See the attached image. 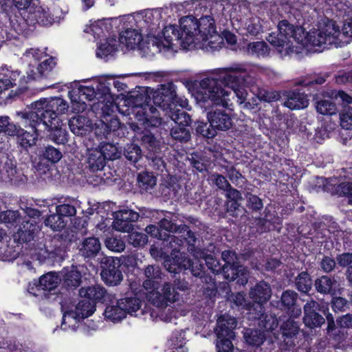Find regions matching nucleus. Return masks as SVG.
I'll use <instances>...</instances> for the list:
<instances>
[{"label": "nucleus", "mask_w": 352, "mask_h": 352, "mask_svg": "<svg viewBox=\"0 0 352 352\" xmlns=\"http://www.w3.org/2000/svg\"><path fill=\"white\" fill-rule=\"evenodd\" d=\"M289 21L282 20L278 24V33L270 34L268 42L282 55L299 54L303 50L318 52L331 46L340 47L347 44L344 36L352 38V16L346 19L342 32L336 22L324 19L306 31V21L309 16H303L301 10L292 8Z\"/></svg>", "instance_id": "obj_1"}, {"label": "nucleus", "mask_w": 352, "mask_h": 352, "mask_svg": "<svg viewBox=\"0 0 352 352\" xmlns=\"http://www.w3.org/2000/svg\"><path fill=\"white\" fill-rule=\"evenodd\" d=\"M233 97L232 91L222 87L214 78H205L200 81L196 94L197 101L203 104L210 102L226 109H216L208 113L210 124L214 129L226 131L232 126L231 115L227 111L233 110L231 102Z\"/></svg>", "instance_id": "obj_2"}, {"label": "nucleus", "mask_w": 352, "mask_h": 352, "mask_svg": "<svg viewBox=\"0 0 352 352\" xmlns=\"http://www.w3.org/2000/svg\"><path fill=\"white\" fill-rule=\"evenodd\" d=\"M179 29L183 39L182 49L193 47L217 50L222 47L223 38L216 31L214 20L210 16L197 19L192 15L182 17Z\"/></svg>", "instance_id": "obj_3"}, {"label": "nucleus", "mask_w": 352, "mask_h": 352, "mask_svg": "<svg viewBox=\"0 0 352 352\" xmlns=\"http://www.w3.org/2000/svg\"><path fill=\"white\" fill-rule=\"evenodd\" d=\"M34 111L30 113H23L25 122H42L45 130L49 132L50 139L58 144H65L67 142V133L60 128V121L58 114L65 113L68 109L67 102L60 98L50 99L43 98L32 103Z\"/></svg>", "instance_id": "obj_4"}, {"label": "nucleus", "mask_w": 352, "mask_h": 352, "mask_svg": "<svg viewBox=\"0 0 352 352\" xmlns=\"http://www.w3.org/2000/svg\"><path fill=\"white\" fill-rule=\"evenodd\" d=\"M212 73L217 82L220 81L226 89L232 91L239 104L243 103L248 96L245 86H254L261 76V66L248 63H234L215 69Z\"/></svg>", "instance_id": "obj_5"}, {"label": "nucleus", "mask_w": 352, "mask_h": 352, "mask_svg": "<svg viewBox=\"0 0 352 352\" xmlns=\"http://www.w3.org/2000/svg\"><path fill=\"white\" fill-rule=\"evenodd\" d=\"M59 19L60 16L57 15L55 10L52 13L50 8L39 6L38 0H34L29 7L21 11L19 16L15 14L13 18L10 19L9 34L12 38L28 34L32 30L31 28L36 24L49 26Z\"/></svg>", "instance_id": "obj_6"}, {"label": "nucleus", "mask_w": 352, "mask_h": 352, "mask_svg": "<svg viewBox=\"0 0 352 352\" xmlns=\"http://www.w3.org/2000/svg\"><path fill=\"white\" fill-rule=\"evenodd\" d=\"M188 289V283L186 281L179 280H175L173 283L166 281L161 285H159V289H154L147 292L146 298L151 305L163 309L180 302L182 294L179 292H185Z\"/></svg>", "instance_id": "obj_7"}, {"label": "nucleus", "mask_w": 352, "mask_h": 352, "mask_svg": "<svg viewBox=\"0 0 352 352\" xmlns=\"http://www.w3.org/2000/svg\"><path fill=\"white\" fill-rule=\"evenodd\" d=\"M136 118L139 123H131V128L136 133V138L140 139L142 144L152 151H155L157 141L155 138L148 131L144 133L140 132V124L144 129L150 126L157 127L162 124V118L157 109L151 104H145L139 108L136 112Z\"/></svg>", "instance_id": "obj_8"}, {"label": "nucleus", "mask_w": 352, "mask_h": 352, "mask_svg": "<svg viewBox=\"0 0 352 352\" xmlns=\"http://www.w3.org/2000/svg\"><path fill=\"white\" fill-rule=\"evenodd\" d=\"M151 45L149 46L151 55L157 53H163L166 56H173L182 47L181 32L175 25H169L159 30L155 34H149Z\"/></svg>", "instance_id": "obj_9"}, {"label": "nucleus", "mask_w": 352, "mask_h": 352, "mask_svg": "<svg viewBox=\"0 0 352 352\" xmlns=\"http://www.w3.org/2000/svg\"><path fill=\"white\" fill-rule=\"evenodd\" d=\"M123 29L120 33L119 43L128 50L138 49L145 56L151 55L149 46L151 41L144 36V32L135 26V24L130 25L128 23L118 24Z\"/></svg>", "instance_id": "obj_10"}, {"label": "nucleus", "mask_w": 352, "mask_h": 352, "mask_svg": "<svg viewBox=\"0 0 352 352\" xmlns=\"http://www.w3.org/2000/svg\"><path fill=\"white\" fill-rule=\"evenodd\" d=\"M96 311V305L87 299H82L76 305L75 309L65 310L62 307L63 321L61 328L65 330L75 331L78 323L83 319L91 316Z\"/></svg>", "instance_id": "obj_11"}, {"label": "nucleus", "mask_w": 352, "mask_h": 352, "mask_svg": "<svg viewBox=\"0 0 352 352\" xmlns=\"http://www.w3.org/2000/svg\"><path fill=\"white\" fill-rule=\"evenodd\" d=\"M163 14L162 9L146 10L137 12L135 15L130 14L133 18V21L127 23L131 25L135 24V26L144 32V36L151 38L148 34H155L160 28Z\"/></svg>", "instance_id": "obj_12"}, {"label": "nucleus", "mask_w": 352, "mask_h": 352, "mask_svg": "<svg viewBox=\"0 0 352 352\" xmlns=\"http://www.w3.org/2000/svg\"><path fill=\"white\" fill-rule=\"evenodd\" d=\"M230 23L240 34L247 36H257L267 29V25L256 16H241L230 14Z\"/></svg>", "instance_id": "obj_13"}, {"label": "nucleus", "mask_w": 352, "mask_h": 352, "mask_svg": "<svg viewBox=\"0 0 352 352\" xmlns=\"http://www.w3.org/2000/svg\"><path fill=\"white\" fill-rule=\"evenodd\" d=\"M168 244L172 250L170 257L167 255L164 261V267L170 273L175 274L187 270V267L190 265V259L180 252L184 240L175 235L169 236Z\"/></svg>", "instance_id": "obj_14"}, {"label": "nucleus", "mask_w": 352, "mask_h": 352, "mask_svg": "<svg viewBox=\"0 0 352 352\" xmlns=\"http://www.w3.org/2000/svg\"><path fill=\"white\" fill-rule=\"evenodd\" d=\"M280 329L283 338L280 348L283 351L298 352L299 350H303V349L296 347L301 336L299 322L291 318H288L281 324Z\"/></svg>", "instance_id": "obj_15"}, {"label": "nucleus", "mask_w": 352, "mask_h": 352, "mask_svg": "<svg viewBox=\"0 0 352 352\" xmlns=\"http://www.w3.org/2000/svg\"><path fill=\"white\" fill-rule=\"evenodd\" d=\"M133 18L131 15H123L119 17L104 19L94 22L85 29L86 33L91 34L95 38L106 37L113 32V27L121 23L133 22Z\"/></svg>", "instance_id": "obj_16"}, {"label": "nucleus", "mask_w": 352, "mask_h": 352, "mask_svg": "<svg viewBox=\"0 0 352 352\" xmlns=\"http://www.w3.org/2000/svg\"><path fill=\"white\" fill-rule=\"evenodd\" d=\"M176 87L173 82L161 85L152 92L153 102L164 111L173 109V101L175 97Z\"/></svg>", "instance_id": "obj_17"}, {"label": "nucleus", "mask_w": 352, "mask_h": 352, "mask_svg": "<svg viewBox=\"0 0 352 352\" xmlns=\"http://www.w3.org/2000/svg\"><path fill=\"white\" fill-rule=\"evenodd\" d=\"M250 298L254 301V310H256V317L261 316L263 311V305L265 304L272 296V289L269 283L264 280L257 283L251 287L249 292Z\"/></svg>", "instance_id": "obj_18"}, {"label": "nucleus", "mask_w": 352, "mask_h": 352, "mask_svg": "<svg viewBox=\"0 0 352 352\" xmlns=\"http://www.w3.org/2000/svg\"><path fill=\"white\" fill-rule=\"evenodd\" d=\"M170 216H173V214L167 212L165 217L160 221V227L168 232L177 233L179 239L183 238V240L186 241L188 245L191 243H195L196 237L194 233L189 229V227L183 224L177 226L173 222L172 217Z\"/></svg>", "instance_id": "obj_19"}, {"label": "nucleus", "mask_w": 352, "mask_h": 352, "mask_svg": "<svg viewBox=\"0 0 352 352\" xmlns=\"http://www.w3.org/2000/svg\"><path fill=\"white\" fill-rule=\"evenodd\" d=\"M107 266L101 272L102 280L109 285L114 286L120 284L123 279V275L119 269L120 260L118 258L107 257L105 258Z\"/></svg>", "instance_id": "obj_20"}, {"label": "nucleus", "mask_w": 352, "mask_h": 352, "mask_svg": "<svg viewBox=\"0 0 352 352\" xmlns=\"http://www.w3.org/2000/svg\"><path fill=\"white\" fill-rule=\"evenodd\" d=\"M34 111V109L32 107V104H31V110L28 111L24 112H17V115L20 116L22 119L21 124L25 126H30L31 128L30 131H24L23 130L22 132L20 133L19 138L20 144L23 147H29L33 146L38 138V131H41V129H38L40 126L42 125V122L38 120V122H32V124L30 122H25V118L23 117L22 114L23 113H30Z\"/></svg>", "instance_id": "obj_21"}, {"label": "nucleus", "mask_w": 352, "mask_h": 352, "mask_svg": "<svg viewBox=\"0 0 352 352\" xmlns=\"http://www.w3.org/2000/svg\"><path fill=\"white\" fill-rule=\"evenodd\" d=\"M39 231L40 226L34 219L23 220L18 230L13 235L14 240L19 243L30 242Z\"/></svg>", "instance_id": "obj_22"}, {"label": "nucleus", "mask_w": 352, "mask_h": 352, "mask_svg": "<svg viewBox=\"0 0 352 352\" xmlns=\"http://www.w3.org/2000/svg\"><path fill=\"white\" fill-rule=\"evenodd\" d=\"M325 5L335 7L340 12H346L349 8V0H307L302 6V10L305 11L309 7H311V14L317 10H320L324 8Z\"/></svg>", "instance_id": "obj_23"}, {"label": "nucleus", "mask_w": 352, "mask_h": 352, "mask_svg": "<svg viewBox=\"0 0 352 352\" xmlns=\"http://www.w3.org/2000/svg\"><path fill=\"white\" fill-rule=\"evenodd\" d=\"M318 306L319 304L314 300L308 301L305 305L303 322L307 327H320L324 322V318L316 311Z\"/></svg>", "instance_id": "obj_24"}, {"label": "nucleus", "mask_w": 352, "mask_h": 352, "mask_svg": "<svg viewBox=\"0 0 352 352\" xmlns=\"http://www.w3.org/2000/svg\"><path fill=\"white\" fill-rule=\"evenodd\" d=\"M236 324L237 322L235 318L227 314L221 316L217 320V328L215 329L217 338H234V329Z\"/></svg>", "instance_id": "obj_25"}, {"label": "nucleus", "mask_w": 352, "mask_h": 352, "mask_svg": "<svg viewBox=\"0 0 352 352\" xmlns=\"http://www.w3.org/2000/svg\"><path fill=\"white\" fill-rule=\"evenodd\" d=\"M221 272L224 278L229 281L239 278L237 281L239 284L244 285L248 283V271L246 267L239 265V263L223 266Z\"/></svg>", "instance_id": "obj_26"}, {"label": "nucleus", "mask_w": 352, "mask_h": 352, "mask_svg": "<svg viewBox=\"0 0 352 352\" xmlns=\"http://www.w3.org/2000/svg\"><path fill=\"white\" fill-rule=\"evenodd\" d=\"M79 294L81 297L85 298L94 305L97 302H104L109 299V296L104 287L98 285L82 287Z\"/></svg>", "instance_id": "obj_27"}, {"label": "nucleus", "mask_w": 352, "mask_h": 352, "mask_svg": "<svg viewBox=\"0 0 352 352\" xmlns=\"http://www.w3.org/2000/svg\"><path fill=\"white\" fill-rule=\"evenodd\" d=\"M195 243H191L188 247V250L192 256L198 258H202L205 261L206 265L213 273L219 274L221 272L223 266L221 265L219 261H217L213 256L207 254L204 251L195 247Z\"/></svg>", "instance_id": "obj_28"}, {"label": "nucleus", "mask_w": 352, "mask_h": 352, "mask_svg": "<svg viewBox=\"0 0 352 352\" xmlns=\"http://www.w3.org/2000/svg\"><path fill=\"white\" fill-rule=\"evenodd\" d=\"M144 276L146 278L142 283L144 289L148 292L154 289H159V281L162 278V272L157 265H150L144 269Z\"/></svg>", "instance_id": "obj_29"}, {"label": "nucleus", "mask_w": 352, "mask_h": 352, "mask_svg": "<svg viewBox=\"0 0 352 352\" xmlns=\"http://www.w3.org/2000/svg\"><path fill=\"white\" fill-rule=\"evenodd\" d=\"M309 100L307 96L304 93L292 91L287 94V99L284 105L290 109H300L308 106Z\"/></svg>", "instance_id": "obj_30"}, {"label": "nucleus", "mask_w": 352, "mask_h": 352, "mask_svg": "<svg viewBox=\"0 0 352 352\" xmlns=\"http://www.w3.org/2000/svg\"><path fill=\"white\" fill-rule=\"evenodd\" d=\"M61 273L63 284L67 288L75 289L80 285L82 276L77 267H65Z\"/></svg>", "instance_id": "obj_31"}, {"label": "nucleus", "mask_w": 352, "mask_h": 352, "mask_svg": "<svg viewBox=\"0 0 352 352\" xmlns=\"http://www.w3.org/2000/svg\"><path fill=\"white\" fill-rule=\"evenodd\" d=\"M56 62L54 58L50 57L49 58L40 63L36 67V71L30 69V71L27 72V78L28 80H36L40 77L45 76L54 68Z\"/></svg>", "instance_id": "obj_32"}, {"label": "nucleus", "mask_w": 352, "mask_h": 352, "mask_svg": "<svg viewBox=\"0 0 352 352\" xmlns=\"http://www.w3.org/2000/svg\"><path fill=\"white\" fill-rule=\"evenodd\" d=\"M256 310L254 312H252V315L250 316V318L258 320V326L261 328H263L267 331H272L275 330L278 325V321L277 318L272 314H265L264 309L263 311L261 312V316H258L256 317Z\"/></svg>", "instance_id": "obj_33"}, {"label": "nucleus", "mask_w": 352, "mask_h": 352, "mask_svg": "<svg viewBox=\"0 0 352 352\" xmlns=\"http://www.w3.org/2000/svg\"><path fill=\"white\" fill-rule=\"evenodd\" d=\"M87 162L90 170L95 172L102 170L105 165L106 161L100 150L92 148L88 150Z\"/></svg>", "instance_id": "obj_34"}, {"label": "nucleus", "mask_w": 352, "mask_h": 352, "mask_svg": "<svg viewBox=\"0 0 352 352\" xmlns=\"http://www.w3.org/2000/svg\"><path fill=\"white\" fill-rule=\"evenodd\" d=\"M315 287L318 292L323 294H335L337 282L333 278L322 276L315 280Z\"/></svg>", "instance_id": "obj_35"}, {"label": "nucleus", "mask_w": 352, "mask_h": 352, "mask_svg": "<svg viewBox=\"0 0 352 352\" xmlns=\"http://www.w3.org/2000/svg\"><path fill=\"white\" fill-rule=\"evenodd\" d=\"M118 41L114 37L108 38L104 43L100 44L96 50V56L106 58L112 56L118 50Z\"/></svg>", "instance_id": "obj_36"}, {"label": "nucleus", "mask_w": 352, "mask_h": 352, "mask_svg": "<svg viewBox=\"0 0 352 352\" xmlns=\"http://www.w3.org/2000/svg\"><path fill=\"white\" fill-rule=\"evenodd\" d=\"M100 250L99 240L95 237H89L84 240L80 248L81 254L87 258L95 256Z\"/></svg>", "instance_id": "obj_37"}, {"label": "nucleus", "mask_w": 352, "mask_h": 352, "mask_svg": "<svg viewBox=\"0 0 352 352\" xmlns=\"http://www.w3.org/2000/svg\"><path fill=\"white\" fill-rule=\"evenodd\" d=\"M60 278L54 272H49L43 275L38 280L37 287L44 291H52L56 288Z\"/></svg>", "instance_id": "obj_38"}, {"label": "nucleus", "mask_w": 352, "mask_h": 352, "mask_svg": "<svg viewBox=\"0 0 352 352\" xmlns=\"http://www.w3.org/2000/svg\"><path fill=\"white\" fill-rule=\"evenodd\" d=\"M332 91L331 96L328 98L318 100L316 102V108L317 111L322 115H333L337 112V107L335 102L333 101Z\"/></svg>", "instance_id": "obj_39"}, {"label": "nucleus", "mask_w": 352, "mask_h": 352, "mask_svg": "<svg viewBox=\"0 0 352 352\" xmlns=\"http://www.w3.org/2000/svg\"><path fill=\"white\" fill-rule=\"evenodd\" d=\"M243 338L247 344L258 346L263 343L265 335L263 331L254 329H245L243 331Z\"/></svg>", "instance_id": "obj_40"}, {"label": "nucleus", "mask_w": 352, "mask_h": 352, "mask_svg": "<svg viewBox=\"0 0 352 352\" xmlns=\"http://www.w3.org/2000/svg\"><path fill=\"white\" fill-rule=\"evenodd\" d=\"M106 320L113 322L121 321L125 316L124 309H122L118 301L116 305H108L104 312Z\"/></svg>", "instance_id": "obj_41"}, {"label": "nucleus", "mask_w": 352, "mask_h": 352, "mask_svg": "<svg viewBox=\"0 0 352 352\" xmlns=\"http://www.w3.org/2000/svg\"><path fill=\"white\" fill-rule=\"evenodd\" d=\"M247 52L252 56L265 58L269 56L270 48L265 42L256 41L248 45Z\"/></svg>", "instance_id": "obj_42"}, {"label": "nucleus", "mask_w": 352, "mask_h": 352, "mask_svg": "<svg viewBox=\"0 0 352 352\" xmlns=\"http://www.w3.org/2000/svg\"><path fill=\"white\" fill-rule=\"evenodd\" d=\"M184 344V333L182 331L173 332L168 341V346L172 349L170 352H188Z\"/></svg>", "instance_id": "obj_43"}, {"label": "nucleus", "mask_w": 352, "mask_h": 352, "mask_svg": "<svg viewBox=\"0 0 352 352\" xmlns=\"http://www.w3.org/2000/svg\"><path fill=\"white\" fill-rule=\"evenodd\" d=\"M67 223L58 212L47 216L44 220L45 226L49 227L53 231H60L64 229Z\"/></svg>", "instance_id": "obj_44"}, {"label": "nucleus", "mask_w": 352, "mask_h": 352, "mask_svg": "<svg viewBox=\"0 0 352 352\" xmlns=\"http://www.w3.org/2000/svg\"><path fill=\"white\" fill-rule=\"evenodd\" d=\"M168 116L178 126L185 127L191 123L190 116L185 111L180 109H168L166 111Z\"/></svg>", "instance_id": "obj_45"}, {"label": "nucleus", "mask_w": 352, "mask_h": 352, "mask_svg": "<svg viewBox=\"0 0 352 352\" xmlns=\"http://www.w3.org/2000/svg\"><path fill=\"white\" fill-rule=\"evenodd\" d=\"M88 123L89 120L85 116H76L69 120V126L72 133L79 135L82 134Z\"/></svg>", "instance_id": "obj_46"}, {"label": "nucleus", "mask_w": 352, "mask_h": 352, "mask_svg": "<svg viewBox=\"0 0 352 352\" xmlns=\"http://www.w3.org/2000/svg\"><path fill=\"white\" fill-rule=\"evenodd\" d=\"M41 156L49 162L55 164L60 160L63 154L58 148L48 145L42 149Z\"/></svg>", "instance_id": "obj_47"}, {"label": "nucleus", "mask_w": 352, "mask_h": 352, "mask_svg": "<svg viewBox=\"0 0 352 352\" xmlns=\"http://www.w3.org/2000/svg\"><path fill=\"white\" fill-rule=\"evenodd\" d=\"M138 183L142 190L147 191L156 185V177L150 173L143 172L138 175Z\"/></svg>", "instance_id": "obj_48"}, {"label": "nucleus", "mask_w": 352, "mask_h": 352, "mask_svg": "<svg viewBox=\"0 0 352 352\" xmlns=\"http://www.w3.org/2000/svg\"><path fill=\"white\" fill-rule=\"evenodd\" d=\"M34 0H0V12L6 11L12 4L18 10L19 14L33 3Z\"/></svg>", "instance_id": "obj_49"}, {"label": "nucleus", "mask_w": 352, "mask_h": 352, "mask_svg": "<svg viewBox=\"0 0 352 352\" xmlns=\"http://www.w3.org/2000/svg\"><path fill=\"white\" fill-rule=\"evenodd\" d=\"M122 309H124L125 316L126 314L132 315L140 307V301L135 298H125L118 300Z\"/></svg>", "instance_id": "obj_50"}, {"label": "nucleus", "mask_w": 352, "mask_h": 352, "mask_svg": "<svg viewBox=\"0 0 352 352\" xmlns=\"http://www.w3.org/2000/svg\"><path fill=\"white\" fill-rule=\"evenodd\" d=\"M296 289L303 293L308 292L312 286V280L309 274L306 272H302L298 274L296 278Z\"/></svg>", "instance_id": "obj_51"}, {"label": "nucleus", "mask_w": 352, "mask_h": 352, "mask_svg": "<svg viewBox=\"0 0 352 352\" xmlns=\"http://www.w3.org/2000/svg\"><path fill=\"white\" fill-rule=\"evenodd\" d=\"M30 254L32 258H35L41 263L50 258L51 252L47 249L45 244L41 241L34 245V248L31 250Z\"/></svg>", "instance_id": "obj_52"}, {"label": "nucleus", "mask_w": 352, "mask_h": 352, "mask_svg": "<svg viewBox=\"0 0 352 352\" xmlns=\"http://www.w3.org/2000/svg\"><path fill=\"white\" fill-rule=\"evenodd\" d=\"M76 92L75 89L69 91L72 109L74 113L82 112L87 108L86 102L80 98V96L76 94Z\"/></svg>", "instance_id": "obj_53"}, {"label": "nucleus", "mask_w": 352, "mask_h": 352, "mask_svg": "<svg viewBox=\"0 0 352 352\" xmlns=\"http://www.w3.org/2000/svg\"><path fill=\"white\" fill-rule=\"evenodd\" d=\"M124 155L129 161L135 164L142 157L141 149L137 144H127L124 148Z\"/></svg>", "instance_id": "obj_54"}, {"label": "nucleus", "mask_w": 352, "mask_h": 352, "mask_svg": "<svg viewBox=\"0 0 352 352\" xmlns=\"http://www.w3.org/2000/svg\"><path fill=\"white\" fill-rule=\"evenodd\" d=\"M98 149L100 150V151L102 153V155L104 156L105 161L107 160H113L120 156V153H118L117 147L110 143H104L101 144Z\"/></svg>", "instance_id": "obj_55"}, {"label": "nucleus", "mask_w": 352, "mask_h": 352, "mask_svg": "<svg viewBox=\"0 0 352 352\" xmlns=\"http://www.w3.org/2000/svg\"><path fill=\"white\" fill-rule=\"evenodd\" d=\"M232 299L234 303L237 307H241L243 309H246L249 311L250 316L252 315V312H254V305L252 303L248 302V300L245 298V294L243 293H236L232 296Z\"/></svg>", "instance_id": "obj_56"}, {"label": "nucleus", "mask_w": 352, "mask_h": 352, "mask_svg": "<svg viewBox=\"0 0 352 352\" xmlns=\"http://www.w3.org/2000/svg\"><path fill=\"white\" fill-rule=\"evenodd\" d=\"M172 138L181 142H186L190 138V133L185 127L176 126L173 127L170 131Z\"/></svg>", "instance_id": "obj_57"}, {"label": "nucleus", "mask_w": 352, "mask_h": 352, "mask_svg": "<svg viewBox=\"0 0 352 352\" xmlns=\"http://www.w3.org/2000/svg\"><path fill=\"white\" fill-rule=\"evenodd\" d=\"M56 212H58L65 220H69L76 214L75 206L71 204H63L56 206Z\"/></svg>", "instance_id": "obj_58"}, {"label": "nucleus", "mask_w": 352, "mask_h": 352, "mask_svg": "<svg viewBox=\"0 0 352 352\" xmlns=\"http://www.w3.org/2000/svg\"><path fill=\"white\" fill-rule=\"evenodd\" d=\"M76 94L80 96V98L89 101L93 100L96 96V88L93 85H80L77 89H75Z\"/></svg>", "instance_id": "obj_59"}, {"label": "nucleus", "mask_w": 352, "mask_h": 352, "mask_svg": "<svg viewBox=\"0 0 352 352\" xmlns=\"http://www.w3.org/2000/svg\"><path fill=\"white\" fill-rule=\"evenodd\" d=\"M114 221L113 222V227L116 230L129 232L133 229V225L129 221L123 218L117 217V213L113 212Z\"/></svg>", "instance_id": "obj_60"}, {"label": "nucleus", "mask_w": 352, "mask_h": 352, "mask_svg": "<svg viewBox=\"0 0 352 352\" xmlns=\"http://www.w3.org/2000/svg\"><path fill=\"white\" fill-rule=\"evenodd\" d=\"M129 243L134 247H141L146 244L147 235L140 232H132L129 234Z\"/></svg>", "instance_id": "obj_61"}, {"label": "nucleus", "mask_w": 352, "mask_h": 352, "mask_svg": "<svg viewBox=\"0 0 352 352\" xmlns=\"http://www.w3.org/2000/svg\"><path fill=\"white\" fill-rule=\"evenodd\" d=\"M106 247L113 252H120L125 248V243L120 239L115 236H111L105 241Z\"/></svg>", "instance_id": "obj_62"}, {"label": "nucleus", "mask_w": 352, "mask_h": 352, "mask_svg": "<svg viewBox=\"0 0 352 352\" xmlns=\"http://www.w3.org/2000/svg\"><path fill=\"white\" fill-rule=\"evenodd\" d=\"M298 294L292 290H286L283 292L280 298L282 305L287 309H290L295 305Z\"/></svg>", "instance_id": "obj_63"}, {"label": "nucleus", "mask_w": 352, "mask_h": 352, "mask_svg": "<svg viewBox=\"0 0 352 352\" xmlns=\"http://www.w3.org/2000/svg\"><path fill=\"white\" fill-rule=\"evenodd\" d=\"M234 338H217L216 346L218 352H232L234 346L231 340Z\"/></svg>", "instance_id": "obj_64"}]
</instances>
